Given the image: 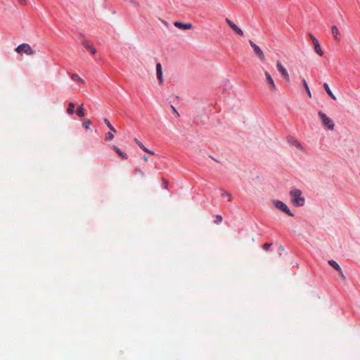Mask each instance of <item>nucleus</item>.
Listing matches in <instances>:
<instances>
[{
	"label": "nucleus",
	"instance_id": "39448f33",
	"mask_svg": "<svg viewBox=\"0 0 360 360\" xmlns=\"http://www.w3.org/2000/svg\"><path fill=\"white\" fill-rule=\"evenodd\" d=\"M249 44L252 48L255 54L258 57V58L262 62L264 61L265 56L262 50L252 40H249Z\"/></svg>",
	"mask_w": 360,
	"mask_h": 360
},
{
	"label": "nucleus",
	"instance_id": "2f4dec72",
	"mask_svg": "<svg viewBox=\"0 0 360 360\" xmlns=\"http://www.w3.org/2000/svg\"><path fill=\"white\" fill-rule=\"evenodd\" d=\"M143 160H144L145 162H147V161L148 160V157H146V155H144V156L143 157Z\"/></svg>",
	"mask_w": 360,
	"mask_h": 360
},
{
	"label": "nucleus",
	"instance_id": "9d476101",
	"mask_svg": "<svg viewBox=\"0 0 360 360\" xmlns=\"http://www.w3.org/2000/svg\"><path fill=\"white\" fill-rule=\"evenodd\" d=\"M288 142L292 146H294L300 150H304V147L301 145V143L296 139H295L293 137H288Z\"/></svg>",
	"mask_w": 360,
	"mask_h": 360
},
{
	"label": "nucleus",
	"instance_id": "f3484780",
	"mask_svg": "<svg viewBox=\"0 0 360 360\" xmlns=\"http://www.w3.org/2000/svg\"><path fill=\"white\" fill-rule=\"evenodd\" d=\"M135 141L143 150H144L145 152H146L150 155H155L154 151L150 150L148 149L147 148H146V146H144L143 144L141 141H139L137 139H135Z\"/></svg>",
	"mask_w": 360,
	"mask_h": 360
},
{
	"label": "nucleus",
	"instance_id": "7ed1b4c3",
	"mask_svg": "<svg viewBox=\"0 0 360 360\" xmlns=\"http://www.w3.org/2000/svg\"><path fill=\"white\" fill-rule=\"evenodd\" d=\"M15 51L20 55L25 53L31 56L35 53L34 51L28 44H22L18 46Z\"/></svg>",
	"mask_w": 360,
	"mask_h": 360
},
{
	"label": "nucleus",
	"instance_id": "7c9ffc66",
	"mask_svg": "<svg viewBox=\"0 0 360 360\" xmlns=\"http://www.w3.org/2000/svg\"><path fill=\"white\" fill-rule=\"evenodd\" d=\"M172 111L174 112V113H176L178 115H179V113L177 112L176 108L174 107V106H172Z\"/></svg>",
	"mask_w": 360,
	"mask_h": 360
},
{
	"label": "nucleus",
	"instance_id": "9b49d317",
	"mask_svg": "<svg viewBox=\"0 0 360 360\" xmlns=\"http://www.w3.org/2000/svg\"><path fill=\"white\" fill-rule=\"evenodd\" d=\"M331 32L333 36L334 40L338 43L340 42V38H341V34H340V32L338 28L337 27V26H335V25L332 26Z\"/></svg>",
	"mask_w": 360,
	"mask_h": 360
},
{
	"label": "nucleus",
	"instance_id": "4468645a",
	"mask_svg": "<svg viewBox=\"0 0 360 360\" xmlns=\"http://www.w3.org/2000/svg\"><path fill=\"white\" fill-rule=\"evenodd\" d=\"M156 72H157V77L160 82V83H162L163 82V77H162V65L160 63L156 64Z\"/></svg>",
	"mask_w": 360,
	"mask_h": 360
},
{
	"label": "nucleus",
	"instance_id": "2eb2a0df",
	"mask_svg": "<svg viewBox=\"0 0 360 360\" xmlns=\"http://www.w3.org/2000/svg\"><path fill=\"white\" fill-rule=\"evenodd\" d=\"M83 46L90 51L92 54L96 53V49L93 46L92 44L89 41H85L83 42Z\"/></svg>",
	"mask_w": 360,
	"mask_h": 360
},
{
	"label": "nucleus",
	"instance_id": "aec40b11",
	"mask_svg": "<svg viewBox=\"0 0 360 360\" xmlns=\"http://www.w3.org/2000/svg\"><path fill=\"white\" fill-rule=\"evenodd\" d=\"M70 77L72 79L75 80V81H77L80 83H82L84 84V80L83 79H82L77 74H71L70 75Z\"/></svg>",
	"mask_w": 360,
	"mask_h": 360
},
{
	"label": "nucleus",
	"instance_id": "6e6552de",
	"mask_svg": "<svg viewBox=\"0 0 360 360\" xmlns=\"http://www.w3.org/2000/svg\"><path fill=\"white\" fill-rule=\"evenodd\" d=\"M226 22L230 26V27L239 36H243L244 33L243 30L239 28L233 21H231L230 19L226 18Z\"/></svg>",
	"mask_w": 360,
	"mask_h": 360
},
{
	"label": "nucleus",
	"instance_id": "5701e85b",
	"mask_svg": "<svg viewBox=\"0 0 360 360\" xmlns=\"http://www.w3.org/2000/svg\"><path fill=\"white\" fill-rule=\"evenodd\" d=\"M302 84L304 85V87L307 93V94L309 95V97H311V91L309 90V86L307 83V81L305 79H302Z\"/></svg>",
	"mask_w": 360,
	"mask_h": 360
},
{
	"label": "nucleus",
	"instance_id": "a211bd4d",
	"mask_svg": "<svg viewBox=\"0 0 360 360\" xmlns=\"http://www.w3.org/2000/svg\"><path fill=\"white\" fill-rule=\"evenodd\" d=\"M323 87L326 91V93L328 94V96L333 99V100H336L337 98L336 96L333 94V93L332 92V91L330 90L328 84L327 83H324L323 84Z\"/></svg>",
	"mask_w": 360,
	"mask_h": 360
},
{
	"label": "nucleus",
	"instance_id": "f03ea898",
	"mask_svg": "<svg viewBox=\"0 0 360 360\" xmlns=\"http://www.w3.org/2000/svg\"><path fill=\"white\" fill-rule=\"evenodd\" d=\"M318 116L321 119L322 124L330 130H333L335 127V124L333 120L329 118L324 112L319 111L318 112Z\"/></svg>",
	"mask_w": 360,
	"mask_h": 360
},
{
	"label": "nucleus",
	"instance_id": "b1692460",
	"mask_svg": "<svg viewBox=\"0 0 360 360\" xmlns=\"http://www.w3.org/2000/svg\"><path fill=\"white\" fill-rule=\"evenodd\" d=\"M221 197H226L228 198V201L229 202L232 200L231 194L227 191H223L221 193Z\"/></svg>",
	"mask_w": 360,
	"mask_h": 360
},
{
	"label": "nucleus",
	"instance_id": "0eeeda50",
	"mask_svg": "<svg viewBox=\"0 0 360 360\" xmlns=\"http://www.w3.org/2000/svg\"><path fill=\"white\" fill-rule=\"evenodd\" d=\"M309 37H310V39L312 41V43L314 46L315 52L317 54H319L320 56H322L323 55V51H322V49L321 48V46H320V44H319L318 39L312 34H309Z\"/></svg>",
	"mask_w": 360,
	"mask_h": 360
},
{
	"label": "nucleus",
	"instance_id": "4be33fe9",
	"mask_svg": "<svg viewBox=\"0 0 360 360\" xmlns=\"http://www.w3.org/2000/svg\"><path fill=\"white\" fill-rule=\"evenodd\" d=\"M74 109H75V104L73 103H70L68 104V107L67 109L68 113L70 115H72L75 112Z\"/></svg>",
	"mask_w": 360,
	"mask_h": 360
},
{
	"label": "nucleus",
	"instance_id": "f8f14e48",
	"mask_svg": "<svg viewBox=\"0 0 360 360\" xmlns=\"http://www.w3.org/2000/svg\"><path fill=\"white\" fill-rule=\"evenodd\" d=\"M328 264L332 266L333 267L335 270H337L339 273V274L340 275V276L343 278V279H345V276H344L343 274V272L340 268V266H339V264L334 260H329L328 261Z\"/></svg>",
	"mask_w": 360,
	"mask_h": 360
},
{
	"label": "nucleus",
	"instance_id": "a878e982",
	"mask_svg": "<svg viewBox=\"0 0 360 360\" xmlns=\"http://www.w3.org/2000/svg\"><path fill=\"white\" fill-rule=\"evenodd\" d=\"M91 124V122L90 120H86L84 123H83V126L84 127L85 129H90V125Z\"/></svg>",
	"mask_w": 360,
	"mask_h": 360
},
{
	"label": "nucleus",
	"instance_id": "6ab92c4d",
	"mask_svg": "<svg viewBox=\"0 0 360 360\" xmlns=\"http://www.w3.org/2000/svg\"><path fill=\"white\" fill-rule=\"evenodd\" d=\"M105 124L107 125V127L110 129L111 131L114 133H117V130L114 128V127L110 124L109 120L107 118H104L103 120Z\"/></svg>",
	"mask_w": 360,
	"mask_h": 360
},
{
	"label": "nucleus",
	"instance_id": "dca6fc26",
	"mask_svg": "<svg viewBox=\"0 0 360 360\" xmlns=\"http://www.w3.org/2000/svg\"><path fill=\"white\" fill-rule=\"evenodd\" d=\"M113 149L122 159L127 160L128 158L127 154L122 152L117 146H113Z\"/></svg>",
	"mask_w": 360,
	"mask_h": 360
},
{
	"label": "nucleus",
	"instance_id": "bb28decb",
	"mask_svg": "<svg viewBox=\"0 0 360 360\" xmlns=\"http://www.w3.org/2000/svg\"><path fill=\"white\" fill-rule=\"evenodd\" d=\"M222 217L221 215H217L216 217H215V220H214V222L217 224H219L220 223H221L222 221Z\"/></svg>",
	"mask_w": 360,
	"mask_h": 360
},
{
	"label": "nucleus",
	"instance_id": "f257e3e1",
	"mask_svg": "<svg viewBox=\"0 0 360 360\" xmlns=\"http://www.w3.org/2000/svg\"><path fill=\"white\" fill-rule=\"evenodd\" d=\"M292 203L296 207H301L304 205L305 199L302 196V191L299 189H294L290 191Z\"/></svg>",
	"mask_w": 360,
	"mask_h": 360
},
{
	"label": "nucleus",
	"instance_id": "423d86ee",
	"mask_svg": "<svg viewBox=\"0 0 360 360\" xmlns=\"http://www.w3.org/2000/svg\"><path fill=\"white\" fill-rule=\"evenodd\" d=\"M264 75H265V78H266V85L268 86L269 90L271 92H275L276 90V84L274 82L273 77H271L270 73L267 71H264Z\"/></svg>",
	"mask_w": 360,
	"mask_h": 360
},
{
	"label": "nucleus",
	"instance_id": "c756f323",
	"mask_svg": "<svg viewBox=\"0 0 360 360\" xmlns=\"http://www.w3.org/2000/svg\"><path fill=\"white\" fill-rule=\"evenodd\" d=\"M163 181H164L165 188H167L169 182L166 179H164Z\"/></svg>",
	"mask_w": 360,
	"mask_h": 360
},
{
	"label": "nucleus",
	"instance_id": "cd10ccee",
	"mask_svg": "<svg viewBox=\"0 0 360 360\" xmlns=\"http://www.w3.org/2000/svg\"><path fill=\"white\" fill-rule=\"evenodd\" d=\"M271 246V243H264V246H263V247H264V249L265 250H268Z\"/></svg>",
	"mask_w": 360,
	"mask_h": 360
},
{
	"label": "nucleus",
	"instance_id": "1a4fd4ad",
	"mask_svg": "<svg viewBox=\"0 0 360 360\" xmlns=\"http://www.w3.org/2000/svg\"><path fill=\"white\" fill-rule=\"evenodd\" d=\"M276 68L281 72V75L284 78L289 79V74H288L287 70L282 65V64L280 61L276 62Z\"/></svg>",
	"mask_w": 360,
	"mask_h": 360
},
{
	"label": "nucleus",
	"instance_id": "393cba45",
	"mask_svg": "<svg viewBox=\"0 0 360 360\" xmlns=\"http://www.w3.org/2000/svg\"><path fill=\"white\" fill-rule=\"evenodd\" d=\"M113 133L114 132H112V131H110V132L107 133L105 135V140L107 141L112 140L114 138Z\"/></svg>",
	"mask_w": 360,
	"mask_h": 360
},
{
	"label": "nucleus",
	"instance_id": "c85d7f7f",
	"mask_svg": "<svg viewBox=\"0 0 360 360\" xmlns=\"http://www.w3.org/2000/svg\"><path fill=\"white\" fill-rule=\"evenodd\" d=\"M18 3L20 4V5H25L26 4V0H18Z\"/></svg>",
	"mask_w": 360,
	"mask_h": 360
},
{
	"label": "nucleus",
	"instance_id": "412c9836",
	"mask_svg": "<svg viewBox=\"0 0 360 360\" xmlns=\"http://www.w3.org/2000/svg\"><path fill=\"white\" fill-rule=\"evenodd\" d=\"M76 113L77 115L80 117H84V108H83V104H82L77 109V111H76Z\"/></svg>",
	"mask_w": 360,
	"mask_h": 360
},
{
	"label": "nucleus",
	"instance_id": "ddd939ff",
	"mask_svg": "<svg viewBox=\"0 0 360 360\" xmlns=\"http://www.w3.org/2000/svg\"><path fill=\"white\" fill-rule=\"evenodd\" d=\"M174 25L176 27L182 30H189L193 27L191 23H182L178 21L174 22Z\"/></svg>",
	"mask_w": 360,
	"mask_h": 360
},
{
	"label": "nucleus",
	"instance_id": "20e7f679",
	"mask_svg": "<svg viewBox=\"0 0 360 360\" xmlns=\"http://www.w3.org/2000/svg\"><path fill=\"white\" fill-rule=\"evenodd\" d=\"M271 202L276 209L285 212L289 216H292V214L290 212L288 207L287 206V205L283 202L282 201L278 200H272Z\"/></svg>",
	"mask_w": 360,
	"mask_h": 360
}]
</instances>
